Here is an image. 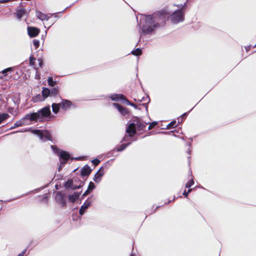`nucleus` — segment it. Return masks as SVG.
Instances as JSON below:
<instances>
[{"label":"nucleus","instance_id":"f257e3e1","mask_svg":"<svg viewBox=\"0 0 256 256\" xmlns=\"http://www.w3.org/2000/svg\"><path fill=\"white\" fill-rule=\"evenodd\" d=\"M51 114V111L49 106H45L38 110L36 112H33L26 114L23 120L30 121L43 122L45 118L49 117Z\"/></svg>","mask_w":256,"mask_h":256},{"label":"nucleus","instance_id":"f03ea898","mask_svg":"<svg viewBox=\"0 0 256 256\" xmlns=\"http://www.w3.org/2000/svg\"><path fill=\"white\" fill-rule=\"evenodd\" d=\"M170 13L167 10H162L150 15L154 22L156 24L157 28L160 25H164L166 20L169 18Z\"/></svg>","mask_w":256,"mask_h":256},{"label":"nucleus","instance_id":"7ed1b4c3","mask_svg":"<svg viewBox=\"0 0 256 256\" xmlns=\"http://www.w3.org/2000/svg\"><path fill=\"white\" fill-rule=\"evenodd\" d=\"M180 9L174 11L170 16L172 22L174 24L182 22L184 20V15L186 10V4L184 5H176Z\"/></svg>","mask_w":256,"mask_h":256},{"label":"nucleus","instance_id":"20e7f679","mask_svg":"<svg viewBox=\"0 0 256 256\" xmlns=\"http://www.w3.org/2000/svg\"><path fill=\"white\" fill-rule=\"evenodd\" d=\"M156 28V24H154L151 17L148 16L146 18V22L145 24L143 25L142 30V32L144 34H150L153 32Z\"/></svg>","mask_w":256,"mask_h":256},{"label":"nucleus","instance_id":"39448f33","mask_svg":"<svg viewBox=\"0 0 256 256\" xmlns=\"http://www.w3.org/2000/svg\"><path fill=\"white\" fill-rule=\"evenodd\" d=\"M66 196L62 192H57L55 196V200L62 207H65L66 205Z\"/></svg>","mask_w":256,"mask_h":256},{"label":"nucleus","instance_id":"423d86ee","mask_svg":"<svg viewBox=\"0 0 256 256\" xmlns=\"http://www.w3.org/2000/svg\"><path fill=\"white\" fill-rule=\"evenodd\" d=\"M112 106H113L116 108L120 112V113L123 116H125L128 114L129 113V112L127 108L122 106L118 104L113 103Z\"/></svg>","mask_w":256,"mask_h":256},{"label":"nucleus","instance_id":"0eeeda50","mask_svg":"<svg viewBox=\"0 0 256 256\" xmlns=\"http://www.w3.org/2000/svg\"><path fill=\"white\" fill-rule=\"evenodd\" d=\"M136 124L134 122L130 123L127 126L126 129V132L130 136H134L136 134Z\"/></svg>","mask_w":256,"mask_h":256},{"label":"nucleus","instance_id":"6e6552de","mask_svg":"<svg viewBox=\"0 0 256 256\" xmlns=\"http://www.w3.org/2000/svg\"><path fill=\"white\" fill-rule=\"evenodd\" d=\"M110 98L113 101H122V102L125 103L127 98L122 94H114L111 96Z\"/></svg>","mask_w":256,"mask_h":256},{"label":"nucleus","instance_id":"1a4fd4ad","mask_svg":"<svg viewBox=\"0 0 256 256\" xmlns=\"http://www.w3.org/2000/svg\"><path fill=\"white\" fill-rule=\"evenodd\" d=\"M60 158L64 160V162H60V166H64L66 162L70 159V154L65 151H62L60 154Z\"/></svg>","mask_w":256,"mask_h":256},{"label":"nucleus","instance_id":"9d476101","mask_svg":"<svg viewBox=\"0 0 256 256\" xmlns=\"http://www.w3.org/2000/svg\"><path fill=\"white\" fill-rule=\"evenodd\" d=\"M28 32L29 36L31 38H34L38 35L40 30L36 27H28Z\"/></svg>","mask_w":256,"mask_h":256},{"label":"nucleus","instance_id":"9b49d317","mask_svg":"<svg viewBox=\"0 0 256 256\" xmlns=\"http://www.w3.org/2000/svg\"><path fill=\"white\" fill-rule=\"evenodd\" d=\"M104 169L102 167L100 168L96 173L94 174V180L96 182L98 183L102 178V177L104 175Z\"/></svg>","mask_w":256,"mask_h":256},{"label":"nucleus","instance_id":"f8f14e48","mask_svg":"<svg viewBox=\"0 0 256 256\" xmlns=\"http://www.w3.org/2000/svg\"><path fill=\"white\" fill-rule=\"evenodd\" d=\"M22 4H20L16 10V18L19 20H20L26 13V10L22 8Z\"/></svg>","mask_w":256,"mask_h":256},{"label":"nucleus","instance_id":"ddd939ff","mask_svg":"<svg viewBox=\"0 0 256 256\" xmlns=\"http://www.w3.org/2000/svg\"><path fill=\"white\" fill-rule=\"evenodd\" d=\"M60 103L61 108L64 110H68L72 105L71 101L65 99H62L61 102Z\"/></svg>","mask_w":256,"mask_h":256},{"label":"nucleus","instance_id":"4468645a","mask_svg":"<svg viewBox=\"0 0 256 256\" xmlns=\"http://www.w3.org/2000/svg\"><path fill=\"white\" fill-rule=\"evenodd\" d=\"M134 122H136L134 124L137 130H146V124L142 122L138 118H136Z\"/></svg>","mask_w":256,"mask_h":256},{"label":"nucleus","instance_id":"2eb2a0df","mask_svg":"<svg viewBox=\"0 0 256 256\" xmlns=\"http://www.w3.org/2000/svg\"><path fill=\"white\" fill-rule=\"evenodd\" d=\"M92 170L88 165H85L81 170L80 175L82 177L88 176L92 172Z\"/></svg>","mask_w":256,"mask_h":256},{"label":"nucleus","instance_id":"dca6fc26","mask_svg":"<svg viewBox=\"0 0 256 256\" xmlns=\"http://www.w3.org/2000/svg\"><path fill=\"white\" fill-rule=\"evenodd\" d=\"M80 193L74 192L72 194L68 196V200L72 202H74L78 198Z\"/></svg>","mask_w":256,"mask_h":256},{"label":"nucleus","instance_id":"f3484780","mask_svg":"<svg viewBox=\"0 0 256 256\" xmlns=\"http://www.w3.org/2000/svg\"><path fill=\"white\" fill-rule=\"evenodd\" d=\"M42 94L44 98H47L48 96H50V90L47 88H43Z\"/></svg>","mask_w":256,"mask_h":256},{"label":"nucleus","instance_id":"a211bd4d","mask_svg":"<svg viewBox=\"0 0 256 256\" xmlns=\"http://www.w3.org/2000/svg\"><path fill=\"white\" fill-rule=\"evenodd\" d=\"M32 132L34 134L38 136L40 140H44V132H43L42 130H32Z\"/></svg>","mask_w":256,"mask_h":256},{"label":"nucleus","instance_id":"6ab92c4d","mask_svg":"<svg viewBox=\"0 0 256 256\" xmlns=\"http://www.w3.org/2000/svg\"><path fill=\"white\" fill-rule=\"evenodd\" d=\"M36 16L38 18L42 20H48V16L40 11H38L36 12Z\"/></svg>","mask_w":256,"mask_h":256},{"label":"nucleus","instance_id":"aec40b11","mask_svg":"<svg viewBox=\"0 0 256 256\" xmlns=\"http://www.w3.org/2000/svg\"><path fill=\"white\" fill-rule=\"evenodd\" d=\"M52 112L55 114H56L59 112L60 108V103H58V104L53 103L52 105Z\"/></svg>","mask_w":256,"mask_h":256},{"label":"nucleus","instance_id":"412c9836","mask_svg":"<svg viewBox=\"0 0 256 256\" xmlns=\"http://www.w3.org/2000/svg\"><path fill=\"white\" fill-rule=\"evenodd\" d=\"M90 204L86 201L84 204L81 206L79 210V214L80 215H82L86 209L88 208L90 206Z\"/></svg>","mask_w":256,"mask_h":256},{"label":"nucleus","instance_id":"4be33fe9","mask_svg":"<svg viewBox=\"0 0 256 256\" xmlns=\"http://www.w3.org/2000/svg\"><path fill=\"white\" fill-rule=\"evenodd\" d=\"M44 139L52 141V136L50 132L48 130L44 131Z\"/></svg>","mask_w":256,"mask_h":256},{"label":"nucleus","instance_id":"5701e85b","mask_svg":"<svg viewBox=\"0 0 256 256\" xmlns=\"http://www.w3.org/2000/svg\"><path fill=\"white\" fill-rule=\"evenodd\" d=\"M50 96H55L58 94L59 93V88L56 87L50 90Z\"/></svg>","mask_w":256,"mask_h":256},{"label":"nucleus","instance_id":"b1692460","mask_svg":"<svg viewBox=\"0 0 256 256\" xmlns=\"http://www.w3.org/2000/svg\"><path fill=\"white\" fill-rule=\"evenodd\" d=\"M24 124V123L22 122V120H18L14 124V126L10 128V129L12 130V129L15 128H16L21 126Z\"/></svg>","mask_w":256,"mask_h":256},{"label":"nucleus","instance_id":"393cba45","mask_svg":"<svg viewBox=\"0 0 256 256\" xmlns=\"http://www.w3.org/2000/svg\"><path fill=\"white\" fill-rule=\"evenodd\" d=\"M73 186V180L72 179L68 180L64 184V187L66 188H72Z\"/></svg>","mask_w":256,"mask_h":256},{"label":"nucleus","instance_id":"a878e982","mask_svg":"<svg viewBox=\"0 0 256 256\" xmlns=\"http://www.w3.org/2000/svg\"><path fill=\"white\" fill-rule=\"evenodd\" d=\"M131 54L136 56H139L142 54V50L140 48H137L136 50H132Z\"/></svg>","mask_w":256,"mask_h":256},{"label":"nucleus","instance_id":"bb28decb","mask_svg":"<svg viewBox=\"0 0 256 256\" xmlns=\"http://www.w3.org/2000/svg\"><path fill=\"white\" fill-rule=\"evenodd\" d=\"M9 116V115L6 113L0 114V124H1L3 121L8 118Z\"/></svg>","mask_w":256,"mask_h":256},{"label":"nucleus","instance_id":"cd10ccee","mask_svg":"<svg viewBox=\"0 0 256 256\" xmlns=\"http://www.w3.org/2000/svg\"><path fill=\"white\" fill-rule=\"evenodd\" d=\"M48 86H54L56 84V82L53 80V78L52 76L48 78Z\"/></svg>","mask_w":256,"mask_h":256},{"label":"nucleus","instance_id":"c85d7f7f","mask_svg":"<svg viewBox=\"0 0 256 256\" xmlns=\"http://www.w3.org/2000/svg\"><path fill=\"white\" fill-rule=\"evenodd\" d=\"M192 178L188 181L186 184V188H190L194 184V176L192 175Z\"/></svg>","mask_w":256,"mask_h":256},{"label":"nucleus","instance_id":"c756f323","mask_svg":"<svg viewBox=\"0 0 256 256\" xmlns=\"http://www.w3.org/2000/svg\"><path fill=\"white\" fill-rule=\"evenodd\" d=\"M130 144H124L116 148L118 152H121L124 150Z\"/></svg>","mask_w":256,"mask_h":256},{"label":"nucleus","instance_id":"7c9ffc66","mask_svg":"<svg viewBox=\"0 0 256 256\" xmlns=\"http://www.w3.org/2000/svg\"><path fill=\"white\" fill-rule=\"evenodd\" d=\"M176 120H173L167 126V128L170 129L172 128H176Z\"/></svg>","mask_w":256,"mask_h":256},{"label":"nucleus","instance_id":"2f4dec72","mask_svg":"<svg viewBox=\"0 0 256 256\" xmlns=\"http://www.w3.org/2000/svg\"><path fill=\"white\" fill-rule=\"evenodd\" d=\"M12 70H13L12 68H7L4 70L2 71V74L4 75V76H6L7 72H12Z\"/></svg>","mask_w":256,"mask_h":256},{"label":"nucleus","instance_id":"473e14b6","mask_svg":"<svg viewBox=\"0 0 256 256\" xmlns=\"http://www.w3.org/2000/svg\"><path fill=\"white\" fill-rule=\"evenodd\" d=\"M36 58L33 56H31L30 58V64L31 66H34Z\"/></svg>","mask_w":256,"mask_h":256},{"label":"nucleus","instance_id":"72a5a7b5","mask_svg":"<svg viewBox=\"0 0 256 256\" xmlns=\"http://www.w3.org/2000/svg\"><path fill=\"white\" fill-rule=\"evenodd\" d=\"M34 68L36 70V75H35V78L36 80H40V72L38 70V68L34 66Z\"/></svg>","mask_w":256,"mask_h":256},{"label":"nucleus","instance_id":"f704fd0d","mask_svg":"<svg viewBox=\"0 0 256 256\" xmlns=\"http://www.w3.org/2000/svg\"><path fill=\"white\" fill-rule=\"evenodd\" d=\"M94 188H95L94 184L92 182H90L89 183L88 189L89 190L90 192H92Z\"/></svg>","mask_w":256,"mask_h":256},{"label":"nucleus","instance_id":"c9c22d12","mask_svg":"<svg viewBox=\"0 0 256 256\" xmlns=\"http://www.w3.org/2000/svg\"><path fill=\"white\" fill-rule=\"evenodd\" d=\"M33 44L36 48H38L40 46V41L38 40H33Z\"/></svg>","mask_w":256,"mask_h":256},{"label":"nucleus","instance_id":"e433bc0d","mask_svg":"<svg viewBox=\"0 0 256 256\" xmlns=\"http://www.w3.org/2000/svg\"><path fill=\"white\" fill-rule=\"evenodd\" d=\"M125 104H126L127 105H130V106H131L133 107H134L135 108H137V106L134 104V103H132V102H131L129 100H128V99L126 100Z\"/></svg>","mask_w":256,"mask_h":256},{"label":"nucleus","instance_id":"4c0bfd02","mask_svg":"<svg viewBox=\"0 0 256 256\" xmlns=\"http://www.w3.org/2000/svg\"><path fill=\"white\" fill-rule=\"evenodd\" d=\"M92 162L94 166H96L100 163V160L97 158H95L92 160Z\"/></svg>","mask_w":256,"mask_h":256},{"label":"nucleus","instance_id":"58836bf2","mask_svg":"<svg viewBox=\"0 0 256 256\" xmlns=\"http://www.w3.org/2000/svg\"><path fill=\"white\" fill-rule=\"evenodd\" d=\"M157 124V122H152L151 124H150L149 125L148 127V130H150L151 129H152L153 128H154V126H155Z\"/></svg>","mask_w":256,"mask_h":256},{"label":"nucleus","instance_id":"ea45409f","mask_svg":"<svg viewBox=\"0 0 256 256\" xmlns=\"http://www.w3.org/2000/svg\"><path fill=\"white\" fill-rule=\"evenodd\" d=\"M91 192L87 189V190L82 194V198H84L87 195H88Z\"/></svg>","mask_w":256,"mask_h":256},{"label":"nucleus","instance_id":"a19ab883","mask_svg":"<svg viewBox=\"0 0 256 256\" xmlns=\"http://www.w3.org/2000/svg\"><path fill=\"white\" fill-rule=\"evenodd\" d=\"M38 65L40 68H42L44 65L43 60L42 58H38Z\"/></svg>","mask_w":256,"mask_h":256},{"label":"nucleus","instance_id":"79ce46f5","mask_svg":"<svg viewBox=\"0 0 256 256\" xmlns=\"http://www.w3.org/2000/svg\"><path fill=\"white\" fill-rule=\"evenodd\" d=\"M26 249H25L20 254H19L18 256H24V254H26Z\"/></svg>","mask_w":256,"mask_h":256},{"label":"nucleus","instance_id":"37998d69","mask_svg":"<svg viewBox=\"0 0 256 256\" xmlns=\"http://www.w3.org/2000/svg\"><path fill=\"white\" fill-rule=\"evenodd\" d=\"M182 194L185 198H187L189 194L188 192L187 191H186V190H184Z\"/></svg>","mask_w":256,"mask_h":256},{"label":"nucleus","instance_id":"c03bdc74","mask_svg":"<svg viewBox=\"0 0 256 256\" xmlns=\"http://www.w3.org/2000/svg\"><path fill=\"white\" fill-rule=\"evenodd\" d=\"M81 186H82L80 185L78 186H72V188L73 189V190H76V189H78V188H80Z\"/></svg>","mask_w":256,"mask_h":256},{"label":"nucleus","instance_id":"a18cd8bd","mask_svg":"<svg viewBox=\"0 0 256 256\" xmlns=\"http://www.w3.org/2000/svg\"><path fill=\"white\" fill-rule=\"evenodd\" d=\"M187 154H188V158H190V156L191 154V150L188 148L187 150Z\"/></svg>","mask_w":256,"mask_h":256},{"label":"nucleus","instance_id":"49530a36","mask_svg":"<svg viewBox=\"0 0 256 256\" xmlns=\"http://www.w3.org/2000/svg\"><path fill=\"white\" fill-rule=\"evenodd\" d=\"M188 114L186 112V113H184V114H182V116H181V118L182 119H184V118L186 116H187Z\"/></svg>","mask_w":256,"mask_h":256},{"label":"nucleus","instance_id":"de8ad7c7","mask_svg":"<svg viewBox=\"0 0 256 256\" xmlns=\"http://www.w3.org/2000/svg\"><path fill=\"white\" fill-rule=\"evenodd\" d=\"M50 147L54 150H58L57 147L55 146L52 145Z\"/></svg>","mask_w":256,"mask_h":256},{"label":"nucleus","instance_id":"09e8293b","mask_svg":"<svg viewBox=\"0 0 256 256\" xmlns=\"http://www.w3.org/2000/svg\"><path fill=\"white\" fill-rule=\"evenodd\" d=\"M10 1V0H0V3H5Z\"/></svg>","mask_w":256,"mask_h":256},{"label":"nucleus","instance_id":"8fccbe9b","mask_svg":"<svg viewBox=\"0 0 256 256\" xmlns=\"http://www.w3.org/2000/svg\"><path fill=\"white\" fill-rule=\"evenodd\" d=\"M43 200H45L46 202H48V198L46 197L43 198Z\"/></svg>","mask_w":256,"mask_h":256},{"label":"nucleus","instance_id":"3c124183","mask_svg":"<svg viewBox=\"0 0 256 256\" xmlns=\"http://www.w3.org/2000/svg\"><path fill=\"white\" fill-rule=\"evenodd\" d=\"M192 188H189V189L188 190V191H187V192H188V194H190V193L192 192Z\"/></svg>","mask_w":256,"mask_h":256},{"label":"nucleus","instance_id":"603ef678","mask_svg":"<svg viewBox=\"0 0 256 256\" xmlns=\"http://www.w3.org/2000/svg\"><path fill=\"white\" fill-rule=\"evenodd\" d=\"M74 159L76 160H80V158H76Z\"/></svg>","mask_w":256,"mask_h":256},{"label":"nucleus","instance_id":"864d4df0","mask_svg":"<svg viewBox=\"0 0 256 256\" xmlns=\"http://www.w3.org/2000/svg\"><path fill=\"white\" fill-rule=\"evenodd\" d=\"M138 100L140 101V102H142V100Z\"/></svg>","mask_w":256,"mask_h":256},{"label":"nucleus","instance_id":"5fc2aeb1","mask_svg":"<svg viewBox=\"0 0 256 256\" xmlns=\"http://www.w3.org/2000/svg\"><path fill=\"white\" fill-rule=\"evenodd\" d=\"M0 78H2V76H0Z\"/></svg>","mask_w":256,"mask_h":256}]
</instances>
